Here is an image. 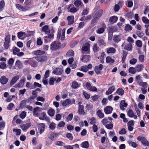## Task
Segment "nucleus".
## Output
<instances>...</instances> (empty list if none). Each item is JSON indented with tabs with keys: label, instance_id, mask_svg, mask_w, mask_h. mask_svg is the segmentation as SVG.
<instances>
[{
	"label": "nucleus",
	"instance_id": "f257e3e1",
	"mask_svg": "<svg viewBox=\"0 0 149 149\" xmlns=\"http://www.w3.org/2000/svg\"><path fill=\"white\" fill-rule=\"evenodd\" d=\"M54 29L52 27L51 29V33H49L48 36H45L43 37L44 42L45 43H47L50 41V39L54 38V33L55 32Z\"/></svg>",
	"mask_w": 149,
	"mask_h": 149
},
{
	"label": "nucleus",
	"instance_id": "f03ea898",
	"mask_svg": "<svg viewBox=\"0 0 149 149\" xmlns=\"http://www.w3.org/2000/svg\"><path fill=\"white\" fill-rule=\"evenodd\" d=\"M137 139L140 141L144 146H149V142L145 137L139 136L137 137Z\"/></svg>",
	"mask_w": 149,
	"mask_h": 149
},
{
	"label": "nucleus",
	"instance_id": "7ed1b4c3",
	"mask_svg": "<svg viewBox=\"0 0 149 149\" xmlns=\"http://www.w3.org/2000/svg\"><path fill=\"white\" fill-rule=\"evenodd\" d=\"M61 43L59 42L54 41L52 42L50 46V49L52 50H57L60 49V45Z\"/></svg>",
	"mask_w": 149,
	"mask_h": 149
},
{
	"label": "nucleus",
	"instance_id": "20e7f679",
	"mask_svg": "<svg viewBox=\"0 0 149 149\" xmlns=\"http://www.w3.org/2000/svg\"><path fill=\"white\" fill-rule=\"evenodd\" d=\"M47 56L45 55H39L35 57V59L38 62H44L47 59Z\"/></svg>",
	"mask_w": 149,
	"mask_h": 149
},
{
	"label": "nucleus",
	"instance_id": "39448f33",
	"mask_svg": "<svg viewBox=\"0 0 149 149\" xmlns=\"http://www.w3.org/2000/svg\"><path fill=\"white\" fill-rule=\"evenodd\" d=\"M49 26L45 25L41 29V31L42 32H44L45 34L48 36L51 32V30L49 29Z\"/></svg>",
	"mask_w": 149,
	"mask_h": 149
},
{
	"label": "nucleus",
	"instance_id": "423d86ee",
	"mask_svg": "<svg viewBox=\"0 0 149 149\" xmlns=\"http://www.w3.org/2000/svg\"><path fill=\"white\" fill-rule=\"evenodd\" d=\"M86 86L88 90L92 91H96L97 89L95 86H92L90 83L89 82H87L86 84Z\"/></svg>",
	"mask_w": 149,
	"mask_h": 149
},
{
	"label": "nucleus",
	"instance_id": "0eeeda50",
	"mask_svg": "<svg viewBox=\"0 0 149 149\" xmlns=\"http://www.w3.org/2000/svg\"><path fill=\"white\" fill-rule=\"evenodd\" d=\"M63 71V69L56 68L54 70L52 73L58 75L61 74Z\"/></svg>",
	"mask_w": 149,
	"mask_h": 149
},
{
	"label": "nucleus",
	"instance_id": "6e6552de",
	"mask_svg": "<svg viewBox=\"0 0 149 149\" xmlns=\"http://www.w3.org/2000/svg\"><path fill=\"white\" fill-rule=\"evenodd\" d=\"M58 135L59 134L58 133L52 132L51 133L48 137L52 140L54 141L57 138Z\"/></svg>",
	"mask_w": 149,
	"mask_h": 149
},
{
	"label": "nucleus",
	"instance_id": "1a4fd4ad",
	"mask_svg": "<svg viewBox=\"0 0 149 149\" xmlns=\"http://www.w3.org/2000/svg\"><path fill=\"white\" fill-rule=\"evenodd\" d=\"M90 44L88 42H86L83 45L82 48V50L84 52H87L90 50Z\"/></svg>",
	"mask_w": 149,
	"mask_h": 149
},
{
	"label": "nucleus",
	"instance_id": "9d476101",
	"mask_svg": "<svg viewBox=\"0 0 149 149\" xmlns=\"http://www.w3.org/2000/svg\"><path fill=\"white\" fill-rule=\"evenodd\" d=\"M113 110V108L111 106H107L104 108V111L107 114L111 113Z\"/></svg>",
	"mask_w": 149,
	"mask_h": 149
},
{
	"label": "nucleus",
	"instance_id": "9b49d317",
	"mask_svg": "<svg viewBox=\"0 0 149 149\" xmlns=\"http://www.w3.org/2000/svg\"><path fill=\"white\" fill-rule=\"evenodd\" d=\"M19 75H16L13 77L11 80L10 83V86H12L19 79Z\"/></svg>",
	"mask_w": 149,
	"mask_h": 149
},
{
	"label": "nucleus",
	"instance_id": "f8f14e48",
	"mask_svg": "<svg viewBox=\"0 0 149 149\" xmlns=\"http://www.w3.org/2000/svg\"><path fill=\"white\" fill-rule=\"evenodd\" d=\"M8 79L6 78L5 76H2L0 79V82L2 84H6L8 82Z\"/></svg>",
	"mask_w": 149,
	"mask_h": 149
},
{
	"label": "nucleus",
	"instance_id": "ddd939ff",
	"mask_svg": "<svg viewBox=\"0 0 149 149\" xmlns=\"http://www.w3.org/2000/svg\"><path fill=\"white\" fill-rule=\"evenodd\" d=\"M31 125V123H29L21 125L20 126V127L22 130L25 131L30 127Z\"/></svg>",
	"mask_w": 149,
	"mask_h": 149
},
{
	"label": "nucleus",
	"instance_id": "4468645a",
	"mask_svg": "<svg viewBox=\"0 0 149 149\" xmlns=\"http://www.w3.org/2000/svg\"><path fill=\"white\" fill-rule=\"evenodd\" d=\"M127 104L125 102L124 100L121 101L120 104V107L121 110L123 111L125 109L124 107H127Z\"/></svg>",
	"mask_w": 149,
	"mask_h": 149
},
{
	"label": "nucleus",
	"instance_id": "2eb2a0df",
	"mask_svg": "<svg viewBox=\"0 0 149 149\" xmlns=\"http://www.w3.org/2000/svg\"><path fill=\"white\" fill-rule=\"evenodd\" d=\"M67 19L69 25L72 24L74 23V16H69L67 17Z\"/></svg>",
	"mask_w": 149,
	"mask_h": 149
},
{
	"label": "nucleus",
	"instance_id": "dca6fc26",
	"mask_svg": "<svg viewBox=\"0 0 149 149\" xmlns=\"http://www.w3.org/2000/svg\"><path fill=\"white\" fill-rule=\"evenodd\" d=\"M118 19V17L116 16H113L111 17L109 20L110 23L112 24L116 22Z\"/></svg>",
	"mask_w": 149,
	"mask_h": 149
},
{
	"label": "nucleus",
	"instance_id": "f3484780",
	"mask_svg": "<svg viewBox=\"0 0 149 149\" xmlns=\"http://www.w3.org/2000/svg\"><path fill=\"white\" fill-rule=\"evenodd\" d=\"M74 4L77 7H78L79 6L82 7L84 6V5L81 0H76L74 1Z\"/></svg>",
	"mask_w": 149,
	"mask_h": 149
},
{
	"label": "nucleus",
	"instance_id": "a211bd4d",
	"mask_svg": "<svg viewBox=\"0 0 149 149\" xmlns=\"http://www.w3.org/2000/svg\"><path fill=\"white\" fill-rule=\"evenodd\" d=\"M115 89V88L114 86H112L108 88V91L106 92L105 93L107 95H109L111 94L114 91Z\"/></svg>",
	"mask_w": 149,
	"mask_h": 149
},
{
	"label": "nucleus",
	"instance_id": "6ab92c4d",
	"mask_svg": "<svg viewBox=\"0 0 149 149\" xmlns=\"http://www.w3.org/2000/svg\"><path fill=\"white\" fill-rule=\"evenodd\" d=\"M107 53L108 54H114L116 52V50L113 47H111L106 49Z\"/></svg>",
	"mask_w": 149,
	"mask_h": 149
},
{
	"label": "nucleus",
	"instance_id": "aec40b11",
	"mask_svg": "<svg viewBox=\"0 0 149 149\" xmlns=\"http://www.w3.org/2000/svg\"><path fill=\"white\" fill-rule=\"evenodd\" d=\"M84 109V107L83 105L79 106L78 110V113L80 114H84L85 113Z\"/></svg>",
	"mask_w": 149,
	"mask_h": 149
},
{
	"label": "nucleus",
	"instance_id": "412c9836",
	"mask_svg": "<svg viewBox=\"0 0 149 149\" xmlns=\"http://www.w3.org/2000/svg\"><path fill=\"white\" fill-rule=\"evenodd\" d=\"M33 54L37 56L42 55L44 54L45 53V52L44 51L40 50H38L33 52Z\"/></svg>",
	"mask_w": 149,
	"mask_h": 149
},
{
	"label": "nucleus",
	"instance_id": "4be33fe9",
	"mask_svg": "<svg viewBox=\"0 0 149 149\" xmlns=\"http://www.w3.org/2000/svg\"><path fill=\"white\" fill-rule=\"evenodd\" d=\"M38 129L39 130V133L40 134H41L44 132L45 127V124L44 123H41Z\"/></svg>",
	"mask_w": 149,
	"mask_h": 149
},
{
	"label": "nucleus",
	"instance_id": "5701e85b",
	"mask_svg": "<svg viewBox=\"0 0 149 149\" xmlns=\"http://www.w3.org/2000/svg\"><path fill=\"white\" fill-rule=\"evenodd\" d=\"M89 143L88 141H86L82 143L81 144V146L83 148H88L89 147Z\"/></svg>",
	"mask_w": 149,
	"mask_h": 149
},
{
	"label": "nucleus",
	"instance_id": "b1692460",
	"mask_svg": "<svg viewBox=\"0 0 149 149\" xmlns=\"http://www.w3.org/2000/svg\"><path fill=\"white\" fill-rule=\"evenodd\" d=\"M74 51L72 50H69L67 53L66 56L67 57L73 56L74 55Z\"/></svg>",
	"mask_w": 149,
	"mask_h": 149
},
{
	"label": "nucleus",
	"instance_id": "393cba45",
	"mask_svg": "<svg viewBox=\"0 0 149 149\" xmlns=\"http://www.w3.org/2000/svg\"><path fill=\"white\" fill-rule=\"evenodd\" d=\"M106 62L113 63H114L115 61L112 58L109 56H107L106 58Z\"/></svg>",
	"mask_w": 149,
	"mask_h": 149
},
{
	"label": "nucleus",
	"instance_id": "a878e982",
	"mask_svg": "<svg viewBox=\"0 0 149 149\" xmlns=\"http://www.w3.org/2000/svg\"><path fill=\"white\" fill-rule=\"evenodd\" d=\"M40 107H36L33 110V115L35 116L38 117L39 116V113L37 112L39 109Z\"/></svg>",
	"mask_w": 149,
	"mask_h": 149
},
{
	"label": "nucleus",
	"instance_id": "bb28decb",
	"mask_svg": "<svg viewBox=\"0 0 149 149\" xmlns=\"http://www.w3.org/2000/svg\"><path fill=\"white\" fill-rule=\"evenodd\" d=\"M93 51L94 53L97 52L99 50L100 48L98 46L97 44H94L93 47Z\"/></svg>",
	"mask_w": 149,
	"mask_h": 149
},
{
	"label": "nucleus",
	"instance_id": "cd10ccee",
	"mask_svg": "<svg viewBox=\"0 0 149 149\" xmlns=\"http://www.w3.org/2000/svg\"><path fill=\"white\" fill-rule=\"evenodd\" d=\"M71 103V101L70 99H68L65 100L62 103V105L64 107H65L67 105Z\"/></svg>",
	"mask_w": 149,
	"mask_h": 149
},
{
	"label": "nucleus",
	"instance_id": "c85d7f7f",
	"mask_svg": "<svg viewBox=\"0 0 149 149\" xmlns=\"http://www.w3.org/2000/svg\"><path fill=\"white\" fill-rule=\"evenodd\" d=\"M143 65L142 64L138 65L136 66V70L138 72L142 71L143 68Z\"/></svg>",
	"mask_w": 149,
	"mask_h": 149
},
{
	"label": "nucleus",
	"instance_id": "c756f323",
	"mask_svg": "<svg viewBox=\"0 0 149 149\" xmlns=\"http://www.w3.org/2000/svg\"><path fill=\"white\" fill-rule=\"evenodd\" d=\"M124 92L123 90L121 88H118L116 91L117 93L121 96L123 95L124 94Z\"/></svg>",
	"mask_w": 149,
	"mask_h": 149
},
{
	"label": "nucleus",
	"instance_id": "7c9ffc66",
	"mask_svg": "<svg viewBox=\"0 0 149 149\" xmlns=\"http://www.w3.org/2000/svg\"><path fill=\"white\" fill-rule=\"evenodd\" d=\"M113 40L115 42L120 41V36L119 35H114L113 37Z\"/></svg>",
	"mask_w": 149,
	"mask_h": 149
},
{
	"label": "nucleus",
	"instance_id": "2f4dec72",
	"mask_svg": "<svg viewBox=\"0 0 149 149\" xmlns=\"http://www.w3.org/2000/svg\"><path fill=\"white\" fill-rule=\"evenodd\" d=\"M71 87L73 88L76 89L79 87V84L76 81H73Z\"/></svg>",
	"mask_w": 149,
	"mask_h": 149
},
{
	"label": "nucleus",
	"instance_id": "473e14b6",
	"mask_svg": "<svg viewBox=\"0 0 149 149\" xmlns=\"http://www.w3.org/2000/svg\"><path fill=\"white\" fill-rule=\"evenodd\" d=\"M97 114L98 116L100 118H103L104 116V114L102 113L101 110H100L97 111Z\"/></svg>",
	"mask_w": 149,
	"mask_h": 149
},
{
	"label": "nucleus",
	"instance_id": "72a5a7b5",
	"mask_svg": "<svg viewBox=\"0 0 149 149\" xmlns=\"http://www.w3.org/2000/svg\"><path fill=\"white\" fill-rule=\"evenodd\" d=\"M56 81V78H54L53 77H51L49 79V84L51 85H52L54 84V81Z\"/></svg>",
	"mask_w": 149,
	"mask_h": 149
},
{
	"label": "nucleus",
	"instance_id": "f704fd0d",
	"mask_svg": "<svg viewBox=\"0 0 149 149\" xmlns=\"http://www.w3.org/2000/svg\"><path fill=\"white\" fill-rule=\"evenodd\" d=\"M126 3L127 7L129 8L131 7L133 5V3L132 0H127Z\"/></svg>",
	"mask_w": 149,
	"mask_h": 149
},
{
	"label": "nucleus",
	"instance_id": "c9c22d12",
	"mask_svg": "<svg viewBox=\"0 0 149 149\" xmlns=\"http://www.w3.org/2000/svg\"><path fill=\"white\" fill-rule=\"evenodd\" d=\"M103 13V11L102 10H100L96 12L95 15L96 16L98 17L99 19Z\"/></svg>",
	"mask_w": 149,
	"mask_h": 149
},
{
	"label": "nucleus",
	"instance_id": "e433bc0d",
	"mask_svg": "<svg viewBox=\"0 0 149 149\" xmlns=\"http://www.w3.org/2000/svg\"><path fill=\"white\" fill-rule=\"evenodd\" d=\"M132 27L130 24H127L125 27V29L126 31H131L132 29Z\"/></svg>",
	"mask_w": 149,
	"mask_h": 149
},
{
	"label": "nucleus",
	"instance_id": "4c0bfd02",
	"mask_svg": "<svg viewBox=\"0 0 149 149\" xmlns=\"http://www.w3.org/2000/svg\"><path fill=\"white\" fill-rule=\"evenodd\" d=\"M129 71L130 73L134 74L136 72V70L134 68L131 67L129 68Z\"/></svg>",
	"mask_w": 149,
	"mask_h": 149
},
{
	"label": "nucleus",
	"instance_id": "58836bf2",
	"mask_svg": "<svg viewBox=\"0 0 149 149\" xmlns=\"http://www.w3.org/2000/svg\"><path fill=\"white\" fill-rule=\"evenodd\" d=\"M136 35L140 38H141L143 36L144 34L143 31H137L136 33Z\"/></svg>",
	"mask_w": 149,
	"mask_h": 149
},
{
	"label": "nucleus",
	"instance_id": "ea45409f",
	"mask_svg": "<svg viewBox=\"0 0 149 149\" xmlns=\"http://www.w3.org/2000/svg\"><path fill=\"white\" fill-rule=\"evenodd\" d=\"M124 49L129 51L131 50L132 49V45L131 44H127L125 47Z\"/></svg>",
	"mask_w": 149,
	"mask_h": 149
},
{
	"label": "nucleus",
	"instance_id": "a19ab883",
	"mask_svg": "<svg viewBox=\"0 0 149 149\" xmlns=\"http://www.w3.org/2000/svg\"><path fill=\"white\" fill-rule=\"evenodd\" d=\"M54 111L53 109H49L48 111V114L51 116H53L54 115Z\"/></svg>",
	"mask_w": 149,
	"mask_h": 149
},
{
	"label": "nucleus",
	"instance_id": "79ce46f5",
	"mask_svg": "<svg viewBox=\"0 0 149 149\" xmlns=\"http://www.w3.org/2000/svg\"><path fill=\"white\" fill-rule=\"evenodd\" d=\"M134 114L133 111L131 109L129 110L127 112V115L130 117H133Z\"/></svg>",
	"mask_w": 149,
	"mask_h": 149
},
{
	"label": "nucleus",
	"instance_id": "37998d69",
	"mask_svg": "<svg viewBox=\"0 0 149 149\" xmlns=\"http://www.w3.org/2000/svg\"><path fill=\"white\" fill-rule=\"evenodd\" d=\"M35 33V32L33 31H28L26 32V36L29 37L31 36H33Z\"/></svg>",
	"mask_w": 149,
	"mask_h": 149
},
{
	"label": "nucleus",
	"instance_id": "c03bdc74",
	"mask_svg": "<svg viewBox=\"0 0 149 149\" xmlns=\"http://www.w3.org/2000/svg\"><path fill=\"white\" fill-rule=\"evenodd\" d=\"M138 84L139 86L144 88H147L148 86V84L146 82H141Z\"/></svg>",
	"mask_w": 149,
	"mask_h": 149
},
{
	"label": "nucleus",
	"instance_id": "a18cd8bd",
	"mask_svg": "<svg viewBox=\"0 0 149 149\" xmlns=\"http://www.w3.org/2000/svg\"><path fill=\"white\" fill-rule=\"evenodd\" d=\"M90 123L91 125L95 124L96 123V120L94 117H92L90 119Z\"/></svg>",
	"mask_w": 149,
	"mask_h": 149
},
{
	"label": "nucleus",
	"instance_id": "49530a36",
	"mask_svg": "<svg viewBox=\"0 0 149 149\" xmlns=\"http://www.w3.org/2000/svg\"><path fill=\"white\" fill-rule=\"evenodd\" d=\"M78 10V9H77L76 8L73 7L70 8L69 11L71 13H75Z\"/></svg>",
	"mask_w": 149,
	"mask_h": 149
},
{
	"label": "nucleus",
	"instance_id": "de8ad7c7",
	"mask_svg": "<svg viewBox=\"0 0 149 149\" xmlns=\"http://www.w3.org/2000/svg\"><path fill=\"white\" fill-rule=\"evenodd\" d=\"M26 114V112L25 111H23L20 114L19 117L21 118L24 119L25 117Z\"/></svg>",
	"mask_w": 149,
	"mask_h": 149
},
{
	"label": "nucleus",
	"instance_id": "09e8293b",
	"mask_svg": "<svg viewBox=\"0 0 149 149\" xmlns=\"http://www.w3.org/2000/svg\"><path fill=\"white\" fill-rule=\"evenodd\" d=\"M99 19L95 15L94 16L93 19L91 21V23L93 24L95 23Z\"/></svg>",
	"mask_w": 149,
	"mask_h": 149
},
{
	"label": "nucleus",
	"instance_id": "8fccbe9b",
	"mask_svg": "<svg viewBox=\"0 0 149 149\" xmlns=\"http://www.w3.org/2000/svg\"><path fill=\"white\" fill-rule=\"evenodd\" d=\"M104 31V29L103 28L101 27L96 31V32L99 34L103 33Z\"/></svg>",
	"mask_w": 149,
	"mask_h": 149
},
{
	"label": "nucleus",
	"instance_id": "3c124183",
	"mask_svg": "<svg viewBox=\"0 0 149 149\" xmlns=\"http://www.w3.org/2000/svg\"><path fill=\"white\" fill-rule=\"evenodd\" d=\"M21 131L20 129H13V132H16V134L17 135H19L21 133Z\"/></svg>",
	"mask_w": 149,
	"mask_h": 149
},
{
	"label": "nucleus",
	"instance_id": "603ef678",
	"mask_svg": "<svg viewBox=\"0 0 149 149\" xmlns=\"http://www.w3.org/2000/svg\"><path fill=\"white\" fill-rule=\"evenodd\" d=\"M5 6V3L4 1H2L0 2V11H2L3 8Z\"/></svg>",
	"mask_w": 149,
	"mask_h": 149
},
{
	"label": "nucleus",
	"instance_id": "864d4df0",
	"mask_svg": "<svg viewBox=\"0 0 149 149\" xmlns=\"http://www.w3.org/2000/svg\"><path fill=\"white\" fill-rule=\"evenodd\" d=\"M41 115L42 116V117L40 116L39 118L41 120H44V118L46 116V114L45 112H43L41 113Z\"/></svg>",
	"mask_w": 149,
	"mask_h": 149
},
{
	"label": "nucleus",
	"instance_id": "5fc2aeb1",
	"mask_svg": "<svg viewBox=\"0 0 149 149\" xmlns=\"http://www.w3.org/2000/svg\"><path fill=\"white\" fill-rule=\"evenodd\" d=\"M142 19L143 22L145 24H148L149 23V20L145 17H143Z\"/></svg>",
	"mask_w": 149,
	"mask_h": 149
},
{
	"label": "nucleus",
	"instance_id": "6e6d98bb",
	"mask_svg": "<svg viewBox=\"0 0 149 149\" xmlns=\"http://www.w3.org/2000/svg\"><path fill=\"white\" fill-rule=\"evenodd\" d=\"M66 137L70 140H72L73 138L72 134L70 133H68L66 135Z\"/></svg>",
	"mask_w": 149,
	"mask_h": 149
},
{
	"label": "nucleus",
	"instance_id": "4d7b16f0",
	"mask_svg": "<svg viewBox=\"0 0 149 149\" xmlns=\"http://www.w3.org/2000/svg\"><path fill=\"white\" fill-rule=\"evenodd\" d=\"M6 67V64L3 62H1L0 63V68L4 69Z\"/></svg>",
	"mask_w": 149,
	"mask_h": 149
},
{
	"label": "nucleus",
	"instance_id": "13d9d810",
	"mask_svg": "<svg viewBox=\"0 0 149 149\" xmlns=\"http://www.w3.org/2000/svg\"><path fill=\"white\" fill-rule=\"evenodd\" d=\"M99 97V95H95L94 96H92L91 98L93 101H95L97 100Z\"/></svg>",
	"mask_w": 149,
	"mask_h": 149
},
{
	"label": "nucleus",
	"instance_id": "bf43d9fd",
	"mask_svg": "<svg viewBox=\"0 0 149 149\" xmlns=\"http://www.w3.org/2000/svg\"><path fill=\"white\" fill-rule=\"evenodd\" d=\"M56 125V124L55 123H52L50 124L49 127L51 129L54 130L55 128Z\"/></svg>",
	"mask_w": 149,
	"mask_h": 149
},
{
	"label": "nucleus",
	"instance_id": "052dcab7",
	"mask_svg": "<svg viewBox=\"0 0 149 149\" xmlns=\"http://www.w3.org/2000/svg\"><path fill=\"white\" fill-rule=\"evenodd\" d=\"M94 70L96 73L97 74L101 73V72L100 70L99 69L98 67L97 66H96L95 67Z\"/></svg>",
	"mask_w": 149,
	"mask_h": 149
},
{
	"label": "nucleus",
	"instance_id": "680f3d73",
	"mask_svg": "<svg viewBox=\"0 0 149 149\" xmlns=\"http://www.w3.org/2000/svg\"><path fill=\"white\" fill-rule=\"evenodd\" d=\"M26 101L25 100H22L20 103V106L21 107H24L26 104Z\"/></svg>",
	"mask_w": 149,
	"mask_h": 149
},
{
	"label": "nucleus",
	"instance_id": "e2e57ef3",
	"mask_svg": "<svg viewBox=\"0 0 149 149\" xmlns=\"http://www.w3.org/2000/svg\"><path fill=\"white\" fill-rule=\"evenodd\" d=\"M55 144L57 146H63L64 143L61 141H57L55 142Z\"/></svg>",
	"mask_w": 149,
	"mask_h": 149
},
{
	"label": "nucleus",
	"instance_id": "0e129e2a",
	"mask_svg": "<svg viewBox=\"0 0 149 149\" xmlns=\"http://www.w3.org/2000/svg\"><path fill=\"white\" fill-rule=\"evenodd\" d=\"M24 33H25V32L22 31H20L17 33V37L21 39V37L23 36Z\"/></svg>",
	"mask_w": 149,
	"mask_h": 149
},
{
	"label": "nucleus",
	"instance_id": "69168bd1",
	"mask_svg": "<svg viewBox=\"0 0 149 149\" xmlns=\"http://www.w3.org/2000/svg\"><path fill=\"white\" fill-rule=\"evenodd\" d=\"M14 106V104L13 103H10L7 106V109L9 110H12V108Z\"/></svg>",
	"mask_w": 149,
	"mask_h": 149
},
{
	"label": "nucleus",
	"instance_id": "338daca9",
	"mask_svg": "<svg viewBox=\"0 0 149 149\" xmlns=\"http://www.w3.org/2000/svg\"><path fill=\"white\" fill-rule=\"evenodd\" d=\"M135 78L136 81H137V82L138 84L142 81L141 79V76L139 75L136 76Z\"/></svg>",
	"mask_w": 149,
	"mask_h": 149
},
{
	"label": "nucleus",
	"instance_id": "774afa93",
	"mask_svg": "<svg viewBox=\"0 0 149 149\" xmlns=\"http://www.w3.org/2000/svg\"><path fill=\"white\" fill-rule=\"evenodd\" d=\"M88 13V8H87L86 9L83 10L81 13L82 15H87Z\"/></svg>",
	"mask_w": 149,
	"mask_h": 149
}]
</instances>
